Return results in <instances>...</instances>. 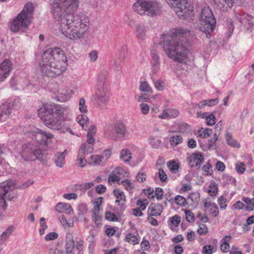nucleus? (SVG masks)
I'll return each mask as SVG.
<instances>
[{
    "instance_id": "obj_1",
    "label": "nucleus",
    "mask_w": 254,
    "mask_h": 254,
    "mask_svg": "<svg viewBox=\"0 0 254 254\" xmlns=\"http://www.w3.org/2000/svg\"><path fill=\"white\" fill-rule=\"evenodd\" d=\"M78 6L77 0H54L51 4V12L55 19H59L61 32L71 40L83 37L89 28L88 16L73 13Z\"/></svg>"
},
{
    "instance_id": "obj_2",
    "label": "nucleus",
    "mask_w": 254,
    "mask_h": 254,
    "mask_svg": "<svg viewBox=\"0 0 254 254\" xmlns=\"http://www.w3.org/2000/svg\"><path fill=\"white\" fill-rule=\"evenodd\" d=\"M67 59L64 52L59 48H49L43 53L39 64L42 75L55 77L66 69Z\"/></svg>"
},
{
    "instance_id": "obj_3",
    "label": "nucleus",
    "mask_w": 254,
    "mask_h": 254,
    "mask_svg": "<svg viewBox=\"0 0 254 254\" xmlns=\"http://www.w3.org/2000/svg\"><path fill=\"white\" fill-rule=\"evenodd\" d=\"M188 32L187 30L179 27L170 34L162 36V48L168 58L175 62L182 63L186 57L187 49L181 42V38Z\"/></svg>"
},
{
    "instance_id": "obj_4",
    "label": "nucleus",
    "mask_w": 254,
    "mask_h": 254,
    "mask_svg": "<svg viewBox=\"0 0 254 254\" xmlns=\"http://www.w3.org/2000/svg\"><path fill=\"white\" fill-rule=\"evenodd\" d=\"M66 111L65 108L59 105L45 104L39 110L38 114L47 127L59 130L63 127V119Z\"/></svg>"
},
{
    "instance_id": "obj_5",
    "label": "nucleus",
    "mask_w": 254,
    "mask_h": 254,
    "mask_svg": "<svg viewBox=\"0 0 254 254\" xmlns=\"http://www.w3.org/2000/svg\"><path fill=\"white\" fill-rule=\"evenodd\" d=\"M34 9L32 3H26L22 10L11 22L10 25L11 31L25 32L32 22Z\"/></svg>"
},
{
    "instance_id": "obj_6",
    "label": "nucleus",
    "mask_w": 254,
    "mask_h": 254,
    "mask_svg": "<svg viewBox=\"0 0 254 254\" xmlns=\"http://www.w3.org/2000/svg\"><path fill=\"white\" fill-rule=\"evenodd\" d=\"M199 13V19L201 21L199 29L208 37V35L215 28L216 19L210 7L206 4L202 7Z\"/></svg>"
},
{
    "instance_id": "obj_7",
    "label": "nucleus",
    "mask_w": 254,
    "mask_h": 254,
    "mask_svg": "<svg viewBox=\"0 0 254 254\" xmlns=\"http://www.w3.org/2000/svg\"><path fill=\"white\" fill-rule=\"evenodd\" d=\"M132 8L137 13L154 16L159 13L160 6L154 0H138Z\"/></svg>"
},
{
    "instance_id": "obj_8",
    "label": "nucleus",
    "mask_w": 254,
    "mask_h": 254,
    "mask_svg": "<svg viewBox=\"0 0 254 254\" xmlns=\"http://www.w3.org/2000/svg\"><path fill=\"white\" fill-rule=\"evenodd\" d=\"M20 155L26 161H34L36 159L43 161L46 157L43 150L38 149L37 145L31 143L23 146Z\"/></svg>"
},
{
    "instance_id": "obj_9",
    "label": "nucleus",
    "mask_w": 254,
    "mask_h": 254,
    "mask_svg": "<svg viewBox=\"0 0 254 254\" xmlns=\"http://www.w3.org/2000/svg\"><path fill=\"white\" fill-rule=\"evenodd\" d=\"M127 133L126 125L121 122L108 125L105 135L108 138L117 141L125 137Z\"/></svg>"
},
{
    "instance_id": "obj_10",
    "label": "nucleus",
    "mask_w": 254,
    "mask_h": 254,
    "mask_svg": "<svg viewBox=\"0 0 254 254\" xmlns=\"http://www.w3.org/2000/svg\"><path fill=\"white\" fill-rule=\"evenodd\" d=\"M14 188L13 181H7L0 183V205L4 210L7 207L6 199L11 200L16 197V194L12 191Z\"/></svg>"
},
{
    "instance_id": "obj_11",
    "label": "nucleus",
    "mask_w": 254,
    "mask_h": 254,
    "mask_svg": "<svg viewBox=\"0 0 254 254\" xmlns=\"http://www.w3.org/2000/svg\"><path fill=\"white\" fill-rule=\"evenodd\" d=\"M166 1L180 18L185 19L188 14L193 11V6L188 3L187 0H166Z\"/></svg>"
},
{
    "instance_id": "obj_12",
    "label": "nucleus",
    "mask_w": 254,
    "mask_h": 254,
    "mask_svg": "<svg viewBox=\"0 0 254 254\" xmlns=\"http://www.w3.org/2000/svg\"><path fill=\"white\" fill-rule=\"evenodd\" d=\"M53 135L41 129H38L37 131L32 134V139L34 145H37L38 149H42L47 145L51 142L53 138Z\"/></svg>"
},
{
    "instance_id": "obj_13",
    "label": "nucleus",
    "mask_w": 254,
    "mask_h": 254,
    "mask_svg": "<svg viewBox=\"0 0 254 254\" xmlns=\"http://www.w3.org/2000/svg\"><path fill=\"white\" fill-rule=\"evenodd\" d=\"M109 96L108 87H96V93L92 97V101L94 104L101 107L108 102Z\"/></svg>"
},
{
    "instance_id": "obj_14",
    "label": "nucleus",
    "mask_w": 254,
    "mask_h": 254,
    "mask_svg": "<svg viewBox=\"0 0 254 254\" xmlns=\"http://www.w3.org/2000/svg\"><path fill=\"white\" fill-rule=\"evenodd\" d=\"M93 151V147L91 145H81L78 151L77 159L80 161L79 165L81 167L85 166L86 160V155L91 153Z\"/></svg>"
},
{
    "instance_id": "obj_15",
    "label": "nucleus",
    "mask_w": 254,
    "mask_h": 254,
    "mask_svg": "<svg viewBox=\"0 0 254 254\" xmlns=\"http://www.w3.org/2000/svg\"><path fill=\"white\" fill-rule=\"evenodd\" d=\"M12 67V64L8 60H5L0 64V82L3 81L8 76Z\"/></svg>"
},
{
    "instance_id": "obj_16",
    "label": "nucleus",
    "mask_w": 254,
    "mask_h": 254,
    "mask_svg": "<svg viewBox=\"0 0 254 254\" xmlns=\"http://www.w3.org/2000/svg\"><path fill=\"white\" fill-rule=\"evenodd\" d=\"M236 19L243 24L247 29L254 26V17L247 13H243L240 17L239 15H236Z\"/></svg>"
},
{
    "instance_id": "obj_17",
    "label": "nucleus",
    "mask_w": 254,
    "mask_h": 254,
    "mask_svg": "<svg viewBox=\"0 0 254 254\" xmlns=\"http://www.w3.org/2000/svg\"><path fill=\"white\" fill-rule=\"evenodd\" d=\"M12 114L10 105L3 103L0 105V122L2 123L10 118Z\"/></svg>"
},
{
    "instance_id": "obj_18",
    "label": "nucleus",
    "mask_w": 254,
    "mask_h": 254,
    "mask_svg": "<svg viewBox=\"0 0 254 254\" xmlns=\"http://www.w3.org/2000/svg\"><path fill=\"white\" fill-rule=\"evenodd\" d=\"M204 157L201 153L194 152L190 156V166L191 168L199 166L202 163Z\"/></svg>"
},
{
    "instance_id": "obj_19",
    "label": "nucleus",
    "mask_w": 254,
    "mask_h": 254,
    "mask_svg": "<svg viewBox=\"0 0 254 254\" xmlns=\"http://www.w3.org/2000/svg\"><path fill=\"white\" fill-rule=\"evenodd\" d=\"M204 207L208 209L210 213L214 217H216L219 214V209L217 204L212 202L210 198H207L203 200Z\"/></svg>"
},
{
    "instance_id": "obj_20",
    "label": "nucleus",
    "mask_w": 254,
    "mask_h": 254,
    "mask_svg": "<svg viewBox=\"0 0 254 254\" xmlns=\"http://www.w3.org/2000/svg\"><path fill=\"white\" fill-rule=\"evenodd\" d=\"M151 70L153 73H157L158 72L160 66V62L159 56L156 51H152L151 53Z\"/></svg>"
},
{
    "instance_id": "obj_21",
    "label": "nucleus",
    "mask_w": 254,
    "mask_h": 254,
    "mask_svg": "<svg viewBox=\"0 0 254 254\" xmlns=\"http://www.w3.org/2000/svg\"><path fill=\"white\" fill-rule=\"evenodd\" d=\"M163 211V207L159 204L151 203L149 205L147 214L149 216L157 217L161 215Z\"/></svg>"
},
{
    "instance_id": "obj_22",
    "label": "nucleus",
    "mask_w": 254,
    "mask_h": 254,
    "mask_svg": "<svg viewBox=\"0 0 254 254\" xmlns=\"http://www.w3.org/2000/svg\"><path fill=\"white\" fill-rule=\"evenodd\" d=\"M113 193L117 198L115 202L119 205H121V210H124L125 207L124 203L126 201V196L124 192L119 189H115L113 191Z\"/></svg>"
},
{
    "instance_id": "obj_23",
    "label": "nucleus",
    "mask_w": 254,
    "mask_h": 254,
    "mask_svg": "<svg viewBox=\"0 0 254 254\" xmlns=\"http://www.w3.org/2000/svg\"><path fill=\"white\" fill-rule=\"evenodd\" d=\"M179 112L176 109H165L162 114L158 116L160 119H166L168 118H175L178 116Z\"/></svg>"
},
{
    "instance_id": "obj_24",
    "label": "nucleus",
    "mask_w": 254,
    "mask_h": 254,
    "mask_svg": "<svg viewBox=\"0 0 254 254\" xmlns=\"http://www.w3.org/2000/svg\"><path fill=\"white\" fill-rule=\"evenodd\" d=\"M108 73L106 71H103L100 72L98 76L96 87H108Z\"/></svg>"
},
{
    "instance_id": "obj_25",
    "label": "nucleus",
    "mask_w": 254,
    "mask_h": 254,
    "mask_svg": "<svg viewBox=\"0 0 254 254\" xmlns=\"http://www.w3.org/2000/svg\"><path fill=\"white\" fill-rule=\"evenodd\" d=\"M65 254H75V249L74 242L72 239V235L68 234L66 236V252Z\"/></svg>"
},
{
    "instance_id": "obj_26",
    "label": "nucleus",
    "mask_w": 254,
    "mask_h": 254,
    "mask_svg": "<svg viewBox=\"0 0 254 254\" xmlns=\"http://www.w3.org/2000/svg\"><path fill=\"white\" fill-rule=\"evenodd\" d=\"M96 127L95 126H91L89 128L87 134V143H85L82 145H91L93 147V144L95 142L94 135L96 133Z\"/></svg>"
},
{
    "instance_id": "obj_27",
    "label": "nucleus",
    "mask_w": 254,
    "mask_h": 254,
    "mask_svg": "<svg viewBox=\"0 0 254 254\" xmlns=\"http://www.w3.org/2000/svg\"><path fill=\"white\" fill-rule=\"evenodd\" d=\"M67 154V150L63 152H58L55 154V163L59 167H63L65 164V157Z\"/></svg>"
},
{
    "instance_id": "obj_28",
    "label": "nucleus",
    "mask_w": 254,
    "mask_h": 254,
    "mask_svg": "<svg viewBox=\"0 0 254 254\" xmlns=\"http://www.w3.org/2000/svg\"><path fill=\"white\" fill-rule=\"evenodd\" d=\"M234 2V0H219L216 4L220 10L224 11L230 9Z\"/></svg>"
},
{
    "instance_id": "obj_29",
    "label": "nucleus",
    "mask_w": 254,
    "mask_h": 254,
    "mask_svg": "<svg viewBox=\"0 0 254 254\" xmlns=\"http://www.w3.org/2000/svg\"><path fill=\"white\" fill-rule=\"evenodd\" d=\"M55 209L59 212H65L67 214H70L71 212L73 211L71 206L69 204L65 203H58L56 206Z\"/></svg>"
},
{
    "instance_id": "obj_30",
    "label": "nucleus",
    "mask_w": 254,
    "mask_h": 254,
    "mask_svg": "<svg viewBox=\"0 0 254 254\" xmlns=\"http://www.w3.org/2000/svg\"><path fill=\"white\" fill-rule=\"evenodd\" d=\"M231 239L232 237L230 235H227L221 240L220 249L223 252L226 253L229 251L230 248L229 242Z\"/></svg>"
},
{
    "instance_id": "obj_31",
    "label": "nucleus",
    "mask_w": 254,
    "mask_h": 254,
    "mask_svg": "<svg viewBox=\"0 0 254 254\" xmlns=\"http://www.w3.org/2000/svg\"><path fill=\"white\" fill-rule=\"evenodd\" d=\"M222 127V121L219 122L215 127V133L214 134V137L212 139L210 140L209 144V147H212L213 144H215V141L218 139V135L219 134L220 131Z\"/></svg>"
},
{
    "instance_id": "obj_32",
    "label": "nucleus",
    "mask_w": 254,
    "mask_h": 254,
    "mask_svg": "<svg viewBox=\"0 0 254 254\" xmlns=\"http://www.w3.org/2000/svg\"><path fill=\"white\" fill-rule=\"evenodd\" d=\"M14 231V227L9 226L0 236V244L5 242Z\"/></svg>"
},
{
    "instance_id": "obj_33",
    "label": "nucleus",
    "mask_w": 254,
    "mask_h": 254,
    "mask_svg": "<svg viewBox=\"0 0 254 254\" xmlns=\"http://www.w3.org/2000/svg\"><path fill=\"white\" fill-rule=\"evenodd\" d=\"M89 163L93 166L101 165L105 164L100 155H91L89 159Z\"/></svg>"
},
{
    "instance_id": "obj_34",
    "label": "nucleus",
    "mask_w": 254,
    "mask_h": 254,
    "mask_svg": "<svg viewBox=\"0 0 254 254\" xmlns=\"http://www.w3.org/2000/svg\"><path fill=\"white\" fill-rule=\"evenodd\" d=\"M146 29L141 24H138L136 26V34L137 37L141 39H144L146 36Z\"/></svg>"
},
{
    "instance_id": "obj_35",
    "label": "nucleus",
    "mask_w": 254,
    "mask_h": 254,
    "mask_svg": "<svg viewBox=\"0 0 254 254\" xmlns=\"http://www.w3.org/2000/svg\"><path fill=\"white\" fill-rule=\"evenodd\" d=\"M94 185V183L93 182H88L81 184H77L75 185V190H80L82 192H85L87 190L92 188Z\"/></svg>"
},
{
    "instance_id": "obj_36",
    "label": "nucleus",
    "mask_w": 254,
    "mask_h": 254,
    "mask_svg": "<svg viewBox=\"0 0 254 254\" xmlns=\"http://www.w3.org/2000/svg\"><path fill=\"white\" fill-rule=\"evenodd\" d=\"M226 141L228 145L231 147L239 148L240 145L238 143L237 141L234 139L231 133H227L226 134Z\"/></svg>"
},
{
    "instance_id": "obj_37",
    "label": "nucleus",
    "mask_w": 254,
    "mask_h": 254,
    "mask_svg": "<svg viewBox=\"0 0 254 254\" xmlns=\"http://www.w3.org/2000/svg\"><path fill=\"white\" fill-rule=\"evenodd\" d=\"M120 158L125 162H128L131 159L130 151L127 149H123L120 153Z\"/></svg>"
},
{
    "instance_id": "obj_38",
    "label": "nucleus",
    "mask_w": 254,
    "mask_h": 254,
    "mask_svg": "<svg viewBox=\"0 0 254 254\" xmlns=\"http://www.w3.org/2000/svg\"><path fill=\"white\" fill-rule=\"evenodd\" d=\"M125 241L133 245L137 244L139 243L137 237L131 233H128L126 235Z\"/></svg>"
},
{
    "instance_id": "obj_39",
    "label": "nucleus",
    "mask_w": 254,
    "mask_h": 254,
    "mask_svg": "<svg viewBox=\"0 0 254 254\" xmlns=\"http://www.w3.org/2000/svg\"><path fill=\"white\" fill-rule=\"evenodd\" d=\"M5 103L10 105V108L11 109V111H12V109L18 110L21 105L20 99L18 97H15L11 102Z\"/></svg>"
},
{
    "instance_id": "obj_40",
    "label": "nucleus",
    "mask_w": 254,
    "mask_h": 254,
    "mask_svg": "<svg viewBox=\"0 0 254 254\" xmlns=\"http://www.w3.org/2000/svg\"><path fill=\"white\" fill-rule=\"evenodd\" d=\"M168 167L170 171L173 173H177L179 171V165L175 161H169L168 163Z\"/></svg>"
},
{
    "instance_id": "obj_41",
    "label": "nucleus",
    "mask_w": 254,
    "mask_h": 254,
    "mask_svg": "<svg viewBox=\"0 0 254 254\" xmlns=\"http://www.w3.org/2000/svg\"><path fill=\"white\" fill-rule=\"evenodd\" d=\"M148 140L149 144L154 148H158L162 143L160 139H156L153 136L149 137Z\"/></svg>"
},
{
    "instance_id": "obj_42",
    "label": "nucleus",
    "mask_w": 254,
    "mask_h": 254,
    "mask_svg": "<svg viewBox=\"0 0 254 254\" xmlns=\"http://www.w3.org/2000/svg\"><path fill=\"white\" fill-rule=\"evenodd\" d=\"M183 138L180 135L176 134L172 136L170 139V144L172 145L177 146L181 143Z\"/></svg>"
},
{
    "instance_id": "obj_43",
    "label": "nucleus",
    "mask_w": 254,
    "mask_h": 254,
    "mask_svg": "<svg viewBox=\"0 0 254 254\" xmlns=\"http://www.w3.org/2000/svg\"><path fill=\"white\" fill-rule=\"evenodd\" d=\"M139 89L143 92L152 93V90L147 81H141L140 83Z\"/></svg>"
},
{
    "instance_id": "obj_44",
    "label": "nucleus",
    "mask_w": 254,
    "mask_h": 254,
    "mask_svg": "<svg viewBox=\"0 0 254 254\" xmlns=\"http://www.w3.org/2000/svg\"><path fill=\"white\" fill-rule=\"evenodd\" d=\"M84 243L83 240L78 239L76 240L75 245L74 244L75 249L78 251V254H83L82 251L84 248Z\"/></svg>"
},
{
    "instance_id": "obj_45",
    "label": "nucleus",
    "mask_w": 254,
    "mask_h": 254,
    "mask_svg": "<svg viewBox=\"0 0 254 254\" xmlns=\"http://www.w3.org/2000/svg\"><path fill=\"white\" fill-rule=\"evenodd\" d=\"M127 54V48L126 45L123 46L116 54L119 59H124Z\"/></svg>"
},
{
    "instance_id": "obj_46",
    "label": "nucleus",
    "mask_w": 254,
    "mask_h": 254,
    "mask_svg": "<svg viewBox=\"0 0 254 254\" xmlns=\"http://www.w3.org/2000/svg\"><path fill=\"white\" fill-rule=\"evenodd\" d=\"M76 121L82 127H83L84 125L87 123L88 119L86 115H80L76 118Z\"/></svg>"
},
{
    "instance_id": "obj_47",
    "label": "nucleus",
    "mask_w": 254,
    "mask_h": 254,
    "mask_svg": "<svg viewBox=\"0 0 254 254\" xmlns=\"http://www.w3.org/2000/svg\"><path fill=\"white\" fill-rule=\"evenodd\" d=\"M175 203L181 206H185L187 204L186 199L183 196L180 195H177L174 199Z\"/></svg>"
},
{
    "instance_id": "obj_48",
    "label": "nucleus",
    "mask_w": 254,
    "mask_h": 254,
    "mask_svg": "<svg viewBox=\"0 0 254 254\" xmlns=\"http://www.w3.org/2000/svg\"><path fill=\"white\" fill-rule=\"evenodd\" d=\"M108 182L109 183H117L120 185V177L112 172V174L109 176Z\"/></svg>"
},
{
    "instance_id": "obj_49",
    "label": "nucleus",
    "mask_w": 254,
    "mask_h": 254,
    "mask_svg": "<svg viewBox=\"0 0 254 254\" xmlns=\"http://www.w3.org/2000/svg\"><path fill=\"white\" fill-rule=\"evenodd\" d=\"M235 169L237 173L243 174L244 173L246 167L244 163L241 162H238L236 163Z\"/></svg>"
},
{
    "instance_id": "obj_50",
    "label": "nucleus",
    "mask_w": 254,
    "mask_h": 254,
    "mask_svg": "<svg viewBox=\"0 0 254 254\" xmlns=\"http://www.w3.org/2000/svg\"><path fill=\"white\" fill-rule=\"evenodd\" d=\"M228 201L227 199L223 195L218 198V203L221 209H225L227 206Z\"/></svg>"
},
{
    "instance_id": "obj_51",
    "label": "nucleus",
    "mask_w": 254,
    "mask_h": 254,
    "mask_svg": "<svg viewBox=\"0 0 254 254\" xmlns=\"http://www.w3.org/2000/svg\"><path fill=\"white\" fill-rule=\"evenodd\" d=\"M224 182L227 184L235 185L236 180L235 178L228 175H224L222 177Z\"/></svg>"
},
{
    "instance_id": "obj_52",
    "label": "nucleus",
    "mask_w": 254,
    "mask_h": 254,
    "mask_svg": "<svg viewBox=\"0 0 254 254\" xmlns=\"http://www.w3.org/2000/svg\"><path fill=\"white\" fill-rule=\"evenodd\" d=\"M99 211L95 212L93 211L92 212V220L96 224V225H101L102 217L99 214Z\"/></svg>"
},
{
    "instance_id": "obj_53",
    "label": "nucleus",
    "mask_w": 254,
    "mask_h": 254,
    "mask_svg": "<svg viewBox=\"0 0 254 254\" xmlns=\"http://www.w3.org/2000/svg\"><path fill=\"white\" fill-rule=\"evenodd\" d=\"M208 192L211 196H215L218 193V187L216 185H210L209 187Z\"/></svg>"
},
{
    "instance_id": "obj_54",
    "label": "nucleus",
    "mask_w": 254,
    "mask_h": 254,
    "mask_svg": "<svg viewBox=\"0 0 254 254\" xmlns=\"http://www.w3.org/2000/svg\"><path fill=\"white\" fill-rule=\"evenodd\" d=\"M79 109L81 113H85L87 112V106L85 104V100L83 98H81L79 100Z\"/></svg>"
},
{
    "instance_id": "obj_55",
    "label": "nucleus",
    "mask_w": 254,
    "mask_h": 254,
    "mask_svg": "<svg viewBox=\"0 0 254 254\" xmlns=\"http://www.w3.org/2000/svg\"><path fill=\"white\" fill-rule=\"evenodd\" d=\"M211 132L212 130L209 128L202 129L198 131V134L202 138H206L210 135Z\"/></svg>"
},
{
    "instance_id": "obj_56",
    "label": "nucleus",
    "mask_w": 254,
    "mask_h": 254,
    "mask_svg": "<svg viewBox=\"0 0 254 254\" xmlns=\"http://www.w3.org/2000/svg\"><path fill=\"white\" fill-rule=\"evenodd\" d=\"M120 184L124 186L125 189L128 190H130L134 188L133 184L130 182L129 180L127 179L122 181L120 183Z\"/></svg>"
},
{
    "instance_id": "obj_57",
    "label": "nucleus",
    "mask_w": 254,
    "mask_h": 254,
    "mask_svg": "<svg viewBox=\"0 0 254 254\" xmlns=\"http://www.w3.org/2000/svg\"><path fill=\"white\" fill-rule=\"evenodd\" d=\"M202 170L203 171L204 174L206 176L210 175L212 173L211 165L208 163L202 167Z\"/></svg>"
},
{
    "instance_id": "obj_58",
    "label": "nucleus",
    "mask_w": 254,
    "mask_h": 254,
    "mask_svg": "<svg viewBox=\"0 0 254 254\" xmlns=\"http://www.w3.org/2000/svg\"><path fill=\"white\" fill-rule=\"evenodd\" d=\"M148 203L147 199H139L136 205L138 206V208L142 210H144L145 209L146 206L148 205Z\"/></svg>"
},
{
    "instance_id": "obj_59",
    "label": "nucleus",
    "mask_w": 254,
    "mask_h": 254,
    "mask_svg": "<svg viewBox=\"0 0 254 254\" xmlns=\"http://www.w3.org/2000/svg\"><path fill=\"white\" fill-rule=\"evenodd\" d=\"M189 199H190L192 203H197L200 199L199 193L197 192L191 193L190 194Z\"/></svg>"
},
{
    "instance_id": "obj_60",
    "label": "nucleus",
    "mask_w": 254,
    "mask_h": 254,
    "mask_svg": "<svg viewBox=\"0 0 254 254\" xmlns=\"http://www.w3.org/2000/svg\"><path fill=\"white\" fill-rule=\"evenodd\" d=\"M105 218L110 221L115 222L119 220V218L116 216V215L111 212H106Z\"/></svg>"
},
{
    "instance_id": "obj_61",
    "label": "nucleus",
    "mask_w": 254,
    "mask_h": 254,
    "mask_svg": "<svg viewBox=\"0 0 254 254\" xmlns=\"http://www.w3.org/2000/svg\"><path fill=\"white\" fill-rule=\"evenodd\" d=\"M102 197H99L95 200L94 203V207L93 209V211H95V212L99 211L100 206L102 203Z\"/></svg>"
},
{
    "instance_id": "obj_62",
    "label": "nucleus",
    "mask_w": 254,
    "mask_h": 254,
    "mask_svg": "<svg viewBox=\"0 0 254 254\" xmlns=\"http://www.w3.org/2000/svg\"><path fill=\"white\" fill-rule=\"evenodd\" d=\"M206 121L208 126H212L215 124L216 119L213 114H210L207 117Z\"/></svg>"
},
{
    "instance_id": "obj_63",
    "label": "nucleus",
    "mask_w": 254,
    "mask_h": 254,
    "mask_svg": "<svg viewBox=\"0 0 254 254\" xmlns=\"http://www.w3.org/2000/svg\"><path fill=\"white\" fill-rule=\"evenodd\" d=\"M213 250V246L211 245L204 246L202 248L203 254H212Z\"/></svg>"
},
{
    "instance_id": "obj_64",
    "label": "nucleus",
    "mask_w": 254,
    "mask_h": 254,
    "mask_svg": "<svg viewBox=\"0 0 254 254\" xmlns=\"http://www.w3.org/2000/svg\"><path fill=\"white\" fill-rule=\"evenodd\" d=\"M181 221V217L178 215H175L171 219V223L175 227L179 225Z\"/></svg>"
}]
</instances>
